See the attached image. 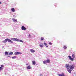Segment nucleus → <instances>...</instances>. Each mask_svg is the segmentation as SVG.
I'll list each match as a JSON object with an SVG mask.
<instances>
[{
  "instance_id": "obj_1",
  "label": "nucleus",
  "mask_w": 76,
  "mask_h": 76,
  "mask_svg": "<svg viewBox=\"0 0 76 76\" xmlns=\"http://www.w3.org/2000/svg\"><path fill=\"white\" fill-rule=\"evenodd\" d=\"M72 57L73 58H72L71 56H68V57L69 58V59L71 61H74L75 60V54H72Z\"/></svg>"
},
{
  "instance_id": "obj_2",
  "label": "nucleus",
  "mask_w": 76,
  "mask_h": 76,
  "mask_svg": "<svg viewBox=\"0 0 76 76\" xmlns=\"http://www.w3.org/2000/svg\"><path fill=\"white\" fill-rule=\"evenodd\" d=\"M7 41H8V42H9L11 43H13V41L9 39H6L4 40L2 42L4 43H6V42H7Z\"/></svg>"
},
{
  "instance_id": "obj_3",
  "label": "nucleus",
  "mask_w": 76,
  "mask_h": 76,
  "mask_svg": "<svg viewBox=\"0 0 76 76\" xmlns=\"http://www.w3.org/2000/svg\"><path fill=\"white\" fill-rule=\"evenodd\" d=\"M11 40H12V41H18V42H21L23 43V42L21 40H19L17 38H13L11 39Z\"/></svg>"
},
{
  "instance_id": "obj_4",
  "label": "nucleus",
  "mask_w": 76,
  "mask_h": 76,
  "mask_svg": "<svg viewBox=\"0 0 76 76\" xmlns=\"http://www.w3.org/2000/svg\"><path fill=\"white\" fill-rule=\"evenodd\" d=\"M70 65L69 64H65V67L66 68L67 70H69L70 69Z\"/></svg>"
},
{
  "instance_id": "obj_5",
  "label": "nucleus",
  "mask_w": 76,
  "mask_h": 76,
  "mask_svg": "<svg viewBox=\"0 0 76 76\" xmlns=\"http://www.w3.org/2000/svg\"><path fill=\"white\" fill-rule=\"evenodd\" d=\"M75 68V65L73 64H71L70 65L69 68L70 69L72 70L73 69H74Z\"/></svg>"
},
{
  "instance_id": "obj_6",
  "label": "nucleus",
  "mask_w": 76,
  "mask_h": 76,
  "mask_svg": "<svg viewBox=\"0 0 76 76\" xmlns=\"http://www.w3.org/2000/svg\"><path fill=\"white\" fill-rule=\"evenodd\" d=\"M22 54V53L21 52H15L14 54L15 55H18L19 54Z\"/></svg>"
},
{
  "instance_id": "obj_7",
  "label": "nucleus",
  "mask_w": 76,
  "mask_h": 76,
  "mask_svg": "<svg viewBox=\"0 0 76 76\" xmlns=\"http://www.w3.org/2000/svg\"><path fill=\"white\" fill-rule=\"evenodd\" d=\"M21 29L23 31V30H26V28H25L24 26H23L21 27Z\"/></svg>"
},
{
  "instance_id": "obj_8",
  "label": "nucleus",
  "mask_w": 76,
  "mask_h": 76,
  "mask_svg": "<svg viewBox=\"0 0 76 76\" xmlns=\"http://www.w3.org/2000/svg\"><path fill=\"white\" fill-rule=\"evenodd\" d=\"M39 46L41 48H42L44 47V44L42 43H41V44L39 45Z\"/></svg>"
},
{
  "instance_id": "obj_9",
  "label": "nucleus",
  "mask_w": 76,
  "mask_h": 76,
  "mask_svg": "<svg viewBox=\"0 0 76 76\" xmlns=\"http://www.w3.org/2000/svg\"><path fill=\"white\" fill-rule=\"evenodd\" d=\"M58 75L59 76H65L64 74V73H62L61 74H58Z\"/></svg>"
},
{
  "instance_id": "obj_10",
  "label": "nucleus",
  "mask_w": 76,
  "mask_h": 76,
  "mask_svg": "<svg viewBox=\"0 0 76 76\" xmlns=\"http://www.w3.org/2000/svg\"><path fill=\"white\" fill-rule=\"evenodd\" d=\"M30 51L31 53H35V50L33 49H31Z\"/></svg>"
},
{
  "instance_id": "obj_11",
  "label": "nucleus",
  "mask_w": 76,
  "mask_h": 76,
  "mask_svg": "<svg viewBox=\"0 0 76 76\" xmlns=\"http://www.w3.org/2000/svg\"><path fill=\"white\" fill-rule=\"evenodd\" d=\"M27 69H31V66L30 65L28 66L26 68Z\"/></svg>"
},
{
  "instance_id": "obj_12",
  "label": "nucleus",
  "mask_w": 76,
  "mask_h": 76,
  "mask_svg": "<svg viewBox=\"0 0 76 76\" xmlns=\"http://www.w3.org/2000/svg\"><path fill=\"white\" fill-rule=\"evenodd\" d=\"M8 54L9 55H12V54H13V53L12 52H10Z\"/></svg>"
},
{
  "instance_id": "obj_13",
  "label": "nucleus",
  "mask_w": 76,
  "mask_h": 76,
  "mask_svg": "<svg viewBox=\"0 0 76 76\" xmlns=\"http://www.w3.org/2000/svg\"><path fill=\"white\" fill-rule=\"evenodd\" d=\"M11 10L12 12H15V8H12L11 9Z\"/></svg>"
},
{
  "instance_id": "obj_14",
  "label": "nucleus",
  "mask_w": 76,
  "mask_h": 76,
  "mask_svg": "<svg viewBox=\"0 0 76 76\" xmlns=\"http://www.w3.org/2000/svg\"><path fill=\"white\" fill-rule=\"evenodd\" d=\"M32 64L33 65H35L36 64V63L35 62V61H32Z\"/></svg>"
},
{
  "instance_id": "obj_15",
  "label": "nucleus",
  "mask_w": 76,
  "mask_h": 76,
  "mask_svg": "<svg viewBox=\"0 0 76 76\" xmlns=\"http://www.w3.org/2000/svg\"><path fill=\"white\" fill-rule=\"evenodd\" d=\"M46 61L48 63H50V60L49 59H48L47 60H46Z\"/></svg>"
},
{
  "instance_id": "obj_16",
  "label": "nucleus",
  "mask_w": 76,
  "mask_h": 76,
  "mask_svg": "<svg viewBox=\"0 0 76 76\" xmlns=\"http://www.w3.org/2000/svg\"><path fill=\"white\" fill-rule=\"evenodd\" d=\"M12 20L15 22H17V20H16V19H15L14 18H13Z\"/></svg>"
},
{
  "instance_id": "obj_17",
  "label": "nucleus",
  "mask_w": 76,
  "mask_h": 76,
  "mask_svg": "<svg viewBox=\"0 0 76 76\" xmlns=\"http://www.w3.org/2000/svg\"><path fill=\"white\" fill-rule=\"evenodd\" d=\"M44 44L47 47V48H48V45H47V44L46 43L44 42Z\"/></svg>"
},
{
  "instance_id": "obj_18",
  "label": "nucleus",
  "mask_w": 76,
  "mask_h": 76,
  "mask_svg": "<svg viewBox=\"0 0 76 76\" xmlns=\"http://www.w3.org/2000/svg\"><path fill=\"white\" fill-rule=\"evenodd\" d=\"M71 70L70 69L67 70L68 71L69 73H72V72H71Z\"/></svg>"
},
{
  "instance_id": "obj_19",
  "label": "nucleus",
  "mask_w": 76,
  "mask_h": 76,
  "mask_svg": "<svg viewBox=\"0 0 76 76\" xmlns=\"http://www.w3.org/2000/svg\"><path fill=\"white\" fill-rule=\"evenodd\" d=\"M43 63L44 64H46L47 62V61H43Z\"/></svg>"
},
{
  "instance_id": "obj_20",
  "label": "nucleus",
  "mask_w": 76,
  "mask_h": 76,
  "mask_svg": "<svg viewBox=\"0 0 76 76\" xmlns=\"http://www.w3.org/2000/svg\"><path fill=\"white\" fill-rule=\"evenodd\" d=\"M40 39L41 40V41H43V40L44 39V37H42Z\"/></svg>"
},
{
  "instance_id": "obj_21",
  "label": "nucleus",
  "mask_w": 76,
  "mask_h": 76,
  "mask_svg": "<svg viewBox=\"0 0 76 76\" xmlns=\"http://www.w3.org/2000/svg\"><path fill=\"white\" fill-rule=\"evenodd\" d=\"M5 55H8V52H5Z\"/></svg>"
},
{
  "instance_id": "obj_22",
  "label": "nucleus",
  "mask_w": 76,
  "mask_h": 76,
  "mask_svg": "<svg viewBox=\"0 0 76 76\" xmlns=\"http://www.w3.org/2000/svg\"><path fill=\"white\" fill-rule=\"evenodd\" d=\"M12 58H13V59H15V58H16V56H14V57H12Z\"/></svg>"
},
{
  "instance_id": "obj_23",
  "label": "nucleus",
  "mask_w": 76,
  "mask_h": 76,
  "mask_svg": "<svg viewBox=\"0 0 76 76\" xmlns=\"http://www.w3.org/2000/svg\"><path fill=\"white\" fill-rule=\"evenodd\" d=\"M49 43L50 45H52V43L51 42H49Z\"/></svg>"
},
{
  "instance_id": "obj_24",
  "label": "nucleus",
  "mask_w": 76,
  "mask_h": 76,
  "mask_svg": "<svg viewBox=\"0 0 76 76\" xmlns=\"http://www.w3.org/2000/svg\"><path fill=\"white\" fill-rule=\"evenodd\" d=\"M2 69H3V68H2V67H0V71L1 70H2Z\"/></svg>"
},
{
  "instance_id": "obj_25",
  "label": "nucleus",
  "mask_w": 76,
  "mask_h": 76,
  "mask_svg": "<svg viewBox=\"0 0 76 76\" xmlns=\"http://www.w3.org/2000/svg\"><path fill=\"white\" fill-rule=\"evenodd\" d=\"M64 49H66L67 48V47H66V46H64Z\"/></svg>"
},
{
  "instance_id": "obj_26",
  "label": "nucleus",
  "mask_w": 76,
  "mask_h": 76,
  "mask_svg": "<svg viewBox=\"0 0 76 76\" xmlns=\"http://www.w3.org/2000/svg\"><path fill=\"white\" fill-rule=\"evenodd\" d=\"M1 67H4V65H1Z\"/></svg>"
},
{
  "instance_id": "obj_27",
  "label": "nucleus",
  "mask_w": 76,
  "mask_h": 76,
  "mask_svg": "<svg viewBox=\"0 0 76 76\" xmlns=\"http://www.w3.org/2000/svg\"><path fill=\"white\" fill-rule=\"evenodd\" d=\"M28 36H29V37H31V34H29L28 35Z\"/></svg>"
},
{
  "instance_id": "obj_28",
  "label": "nucleus",
  "mask_w": 76,
  "mask_h": 76,
  "mask_svg": "<svg viewBox=\"0 0 76 76\" xmlns=\"http://www.w3.org/2000/svg\"><path fill=\"white\" fill-rule=\"evenodd\" d=\"M40 76H42V75L41 74H40Z\"/></svg>"
},
{
  "instance_id": "obj_29",
  "label": "nucleus",
  "mask_w": 76,
  "mask_h": 76,
  "mask_svg": "<svg viewBox=\"0 0 76 76\" xmlns=\"http://www.w3.org/2000/svg\"><path fill=\"white\" fill-rule=\"evenodd\" d=\"M28 64H26V66H28Z\"/></svg>"
},
{
  "instance_id": "obj_30",
  "label": "nucleus",
  "mask_w": 76,
  "mask_h": 76,
  "mask_svg": "<svg viewBox=\"0 0 76 76\" xmlns=\"http://www.w3.org/2000/svg\"><path fill=\"white\" fill-rule=\"evenodd\" d=\"M1 3H1V2H0V4H1Z\"/></svg>"
}]
</instances>
